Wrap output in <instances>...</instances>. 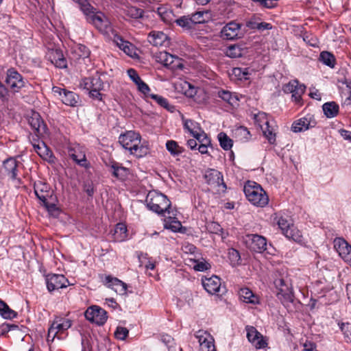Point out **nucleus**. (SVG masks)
Returning <instances> with one entry per match:
<instances>
[{"label": "nucleus", "mask_w": 351, "mask_h": 351, "mask_svg": "<svg viewBox=\"0 0 351 351\" xmlns=\"http://www.w3.org/2000/svg\"><path fill=\"white\" fill-rule=\"evenodd\" d=\"M119 143L121 146L130 152V154L137 158L146 156L149 152L147 145L141 143V136L139 133L134 131H127L119 137Z\"/></svg>", "instance_id": "nucleus-1"}, {"label": "nucleus", "mask_w": 351, "mask_h": 351, "mask_svg": "<svg viewBox=\"0 0 351 351\" xmlns=\"http://www.w3.org/2000/svg\"><path fill=\"white\" fill-rule=\"evenodd\" d=\"M80 7L86 16V21L93 24L99 31L108 33L111 29L108 19L102 12H95V9L88 3V0H86L84 3L82 2Z\"/></svg>", "instance_id": "nucleus-2"}, {"label": "nucleus", "mask_w": 351, "mask_h": 351, "mask_svg": "<svg viewBox=\"0 0 351 351\" xmlns=\"http://www.w3.org/2000/svg\"><path fill=\"white\" fill-rule=\"evenodd\" d=\"M145 202L148 208L159 215L173 213L171 202L167 197L156 191H149L146 197Z\"/></svg>", "instance_id": "nucleus-3"}, {"label": "nucleus", "mask_w": 351, "mask_h": 351, "mask_svg": "<svg viewBox=\"0 0 351 351\" xmlns=\"http://www.w3.org/2000/svg\"><path fill=\"white\" fill-rule=\"evenodd\" d=\"M243 191L249 202L254 206L264 207L269 202L266 192L254 182L247 181L244 185Z\"/></svg>", "instance_id": "nucleus-4"}, {"label": "nucleus", "mask_w": 351, "mask_h": 351, "mask_svg": "<svg viewBox=\"0 0 351 351\" xmlns=\"http://www.w3.org/2000/svg\"><path fill=\"white\" fill-rule=\"evenodd\" d=\"M274 285L278 289L276 296L284 306L293 302L294 295L290 285L282 278L275 279Z\"/></svg>", "instance_id": "nucleus-5"}, {"label": "nucleus", "mask_w": 351, "mask_h": 351, "mask_svg": "<svg viewBox=\"0 0 351 351\" xmlns=\"http://www.w3.org/2000/svg\"><path fill=\"white\" fill-rule=\"evenodd\" d=\"M27 82L14 69L8 70L5 83L13 93H18L25 86Z\"/></svg>", "instance_id": "nucleus-6"}, {"label": "nucleus", "mask_w": 351, "mask_h": 351, "mask_svg": "<svg viewBox=\"0 0 351 351\" xmlns=\"http://www.w3.org/2000/svg\"><path fill=\"white\" fill-rule=\"evenodd\" d=\"M21 163L16 158L10 157L3 162L2 173L8 176L11 180L21 183V178H18L19 166Z\"/></svg>", "instance_id": "nucleus-7"}, {"label": "nucleus", "mask_w": 351, "mask_h": 351, "mask_svg": "<svg viewBox=\"0 0 351 351\" xmlns=\"http://www.w3.org/2000/svg\"><path fill=\"white\" fill-rule=\"evenodd\" d=\"M52 91L56 95H58L62 103L66 106L75 107L80 101L79 95L73 91L58 86H53Z\"/></svg>", "instance_id": "nucleus-8"}, {"label": "nucleus", "mask_w": 351, "mask_h": 351, "mask_svg": "<svg viewBox=\"0 0 351 351\" xmlns=\"http://www.w3.org/2000/svg\"><path fill=\"white\" fill-rule=\"evenodd\" d=\"M283 90L287 93H291L292 99L298 105H302V96L305 93L306 86L300 84L298 80H293L286 84Z\"/></svg>", "instance_id": "nucleus-9"}, {"label": "nucleus", "mask_w": 351, "mask_h": 351, "mask_svg": "<svg viewBox=\"0 0 351 351\" xmlns=\"http://www.w3.org/2000/svg\"><path fill=\"white\" fill-rule=\"evenodd\" d=\"M84 315L86 319L99 326L104 324L108 319L106 311L97 306L88 307Z\"/></svg>", "instance_id": "nucleus-10"}, {"label": "nucleus", "mask_w": 351, "mask_h": 351, "mask_svg": "<svg viewBox=\"0 0 351 351\" xmlns=\"http://www.w3.org/2000/svg\"><path fill=\"white\" fill-rule=\"evenodd\" d=\"M47 290L52 292L55 290L65 288L67 286L68 280L62 274H49L45 276Z\"/></svg>", "instance_id": "nucleus-11"}, {"label": "nucleus", "mask_w": 351, "mask_h": 351, "mask_svg": "<svg viewBox=\"0 0 351 351\" xmlns=\"http://www.w3.org/2000/svg\"><path fill=\"white\" fill-rule=\"evenodd\" d=\"M334 247L342 259L351 267V245L343 238L334 241Z\"/></svg>", "instance_id": "nucleus-12"}, {"label": "nucleus", "mask_w": 351, "mask_h": 351, "mask_svg": "<svg viewBox=\"0 0 351 351\" xmlns=\"http://www.w3.org/2000/svg\"><path fill=\"white\" fill-rule=\"evenodd\" d=\"M28 123L34 132H38V135L49 134L47 126L38 112H32L28 118Z\"/></svg>", "instance_id": "nucleus-13"}, {"label": "nucleus", "mask_w": 351, "mask_h": 351, "mask_svg": "<svg viewBox=\"0 0 351 351\" xmlns=\"http://www.w3.org/2000/svg\"><path fill=\"white\" fill-rule=\"evenodd\" d=\"M204 178L206 180V182L214 187H219L222 188V190L224 191L226 189V184L223 182V176L221 172L215 170V169H210L209 171H207Z\"/></svg>", "instance_id": "nucleus-14"}, {"label": "nucleus", "mask_w": 351, "mask_h": 351, "mask_svg": "<svg viewBox=\"0 0 351 351\" xmlns=\"http://www.w3.org/2000/svg\"><path fill=\"white\" fill-rule=\"evenodd\" d=\"M196 338L199 343L201 351H215L214 339L206 331L199 330L196 334Z\"/></svg>", "instance_id": "nucleus-15"}, {"label": "nucleus", "mask_w": 351, "mask_h": 351, "mask_svg": "<svg viewBox=\"0 0 351 351\" xmlns=\"http://www.w3.org/2000/svg\"><path fill=\"white\" fill-rule=\"evenodd\" d=\"M157 61L167 68L174 70L180 67L181 64L178 57L173 56L165 51H160L156 56Z\"/></svg>", "instance_id": "nucleus-16"}, {"label": "nucleus", "mask_w": 351, "mask_h": 351, "mask_svg": "<svg viewBox=\"0 0 351 351\" xmlns=\"http://www.w3.org/2000/svg\"><path fill=\"white\" fill-rule=\"evenodd\" d=\"M316 121L311 114H307L304 117L295 121L291 126V130L294 132H300L316 125Z\"/></svg>", "instance_id": "nucleus-17"}, {"label": "nucleus", "mask_w": 351, "mask_h": 351, "mask_svg": "<svg viewBox=\"0 0 351 351\" xmlns=\"http://www.w3.org/2000/svg\"><path fill=\"white\" fill-rule=\"evenodd\" d=\"M240 25L235 22H230L221 31V37L226 40H234L238 38Z\"/></svg>", "instance_id": "nucleus-18"}, {"label": "nucleus", "mask_w": 351, "mask_h": 351, "mask_svg": "<svg viewBox=\"0 0 351 351\" xmlns=\"http://www.w3.org/2000/svg\"><path fill=\"white\" fill-rule=\"evenodd\" d=\"M148 41L156 47L167 46L169 43L168 36L162 32L152 31L148 35Z\"/></svg>", "instance_id": "nucleus-19"}, {"label": "nucleus", "mask_w": 351, "mask_h": 351, "mask_svg": "<svg viewBox=\"0 0 351 351\" xmlns=\"http://www.w3.org/2000/svg\"><path fill=\"white\" fill-rule=\"evenodd\" d=\"M247 337L256 348H264L267 346V342L263 339V335L254 327L247 328Z\"/></svg>", "instance_id": "nucleus-20"}, {"label": "nucleus", "mask_w": 351, "mask_h": 351, "mask_svg": "<svg viewBox=\"0 0 351 351\" xmlns=\"http://www.w3.org/2000/svg\"><path fill=\"white\" fill-rule=\"evenodd\" d=\"M104 282L118 294L125 295L126 293L127 285L118 278L107 276L105 278Z\"/></svg>", "instance_id": "nucleus-21"}, {"label": "nucleus", "mask_w": 351, "mask_h": 351, "mask_svg": "<svg viewBox=\"0 0 351 351\" xmlns=\"http://www.w3.org/2000/svg\"><path fill=\"white\" fill-rule=\"evenodd\" d=\"M249 240L251 241V249L256 252H263L267 248L266 239L258 234H248L247 235Z\"/></svg>", "instance_id": "nucleus-22"}, {"label": "nucleus", "mask_w": 351, "mask_h": 351, "mask_svg": "<svg viewBox=\"0 0 351 351\" xmlns=\"http://www.w3.org/2000/svg\"><path fill=\"white\" fill-rule=\"evenodd\" d=\"M202 285L205 290L210 294H215L219 292L221 280L219 277L213 276L202 280Z\"/></svg>", "instance_id": "nucleus-23"}, {"label": "nucleus", "mask_w": 351, "mask_h": 351, "mask_svg": "<svg viewBox=\"0 0 351 351\" xmlns=\"http://www.w3.org/2000/svg\"><path fill=\"white\" fill-rule=\"evenodd\" d=\"M69 156L78 165L87 168L89 163L87 162L85 154L80 148H71L69 149Z\"/></svg>", "instance_id": "nucleus-24"}, {"label": "nucleus", "mask_w": 351, "mask_h": 351, "mask_svg": "<svg viewBox=\"0 0 351 351\" xmlns=\"http://www.w3.org/2000/svg\"><path fill=\"white\" fill-rule=\"evenodd\" d=\"M34 189L36 196L43 202H45L50 195L49 186L46 183L38 182L34 184Z\"/></svg>", "instance_id": "nucleus-25"}, {"label": "nucleus", "mask_w": 351, "mask_h": 351, "mask_svg": "<svg viewBox=\"0 0 351 351\" xmlns=\"http://www.w3.org/2000/svg\"><path fill=\"white\" fill-rule=\"evenodd\" d=\"M239 294L241 300L245 303L254 304L258 303V297L248 288H241L239 291Z\"/></svg>", "instance_id": "nucleus-26"}, {"label": "nucleus", "mask_w": 351, "mask_h": 351, "mask_svg": "<svg viewBox=\"0 0 351 351\" xmlns=\"http://www.w3.org/2000/svg\"><path fill=\"white\" fill-rule=\"evenodd\" d=\"M124 13L129 19L137 21L144 17L145 12L135 6H127L124 10Z\"/></svg>", "instance_id": "nucleus-27"}, {"label": "nucleus", "mask_w": 351, "mask_h": 351, "mask_svg": "<svg viewBox=\"0 0 351 351\" xmlns=\"http://www.w3.org/2000/svg\"><path fill=\"white\" fill-rule=\"evenodd\" d=\"M114 42L120 49L128 56H132L133 45L130 42L124 40L122 37L118 35L114 36Z\"/></svg>", "instance_id": "nucleus-28"}, {"label": "nucleus", "mask_w": 351, "mask_h": 351, "mask_svg": "<svg viewBox=\"0 0 351 351\" xmlns=\"http://www.w3.org/2000/svg\"><path fill=\"white\" fill-rule=\"evenodd\" d=\"M324 114L328 118H333L338 114L339 105L335 101L326 102L322 106Z\"/></svg>", "instance_id": "nucleus-29"}, {"label": "nucleus", "mask_w": 351, "mask_h": 351, "mask_svg": "<svg viewBox=\"0 0 351 351\" xmlns=\"http://www.w3.org/2000/svg\"><path fill=\"white\" fill-rule=\"evenodd\" d=\"M34 149L40 157L45 160H47L52 156L51 151L43 141H41L40 143L35 145Z\"/></svg>", "instance_id": "nucleus-30"}, {"label": "nucleus", "mask_w": 351, "mask_h": 351, "mask_svg": "<svg viewBox=\"0 0 351 351\" xmlns=\"http://www.w3.org/2000/svg\"><path fill=\"white\" fill-rule=\"evenodd\" d=\"M319 60L324 64L333 69L336 64V58L335 56L328 51H324L320 53Z\"/></svg>", "instance_id": "nucleus-31"}, {"label": "nucleus", "mask_w": 351, "mask_h": 351, "mask_svg": "<svg viewBox=\"0 0 351 351\" xmlns=\"http://www.w3.org/2000/svg\"><path fill=\"white\" fill-rule=\"evenodd\" d=\"M176 214L173 212L167 217V220L165 219L164 226L167 229H170L173 232H177L182 226L180 221L175 220Z\"/></svg>", "instance_id": "nucleus-32"}, {"label": "nucleus", "mask_w": 351, "mask_h": 351, "mask_svg": "<svg viewBox=\"0 0 351 351\" xmlns=\"http://www.w3.org/2000/svg\"><path fill=\"white\" fill-rule=\"evenodd\" d=\"M158 15L165 23H171L173 21V14L171 10L165 7H159L156 11Z\"/></svg>", "instance_id": "nucleus-33"}, {"label": "nucleus", "mask_w": 351, "mask_h": 351, "mask_svg": "<svg viewBox=\"0 0 351 351\" xmlns=\"http://www.w3.org/2000/svg\"><path fill=\"white\" fill-rule=\"evenodd\" d=\"M218 96L230 106H234L238 104L239 99L236 95H233L228 90H221L218 92Z\"/></svg>", "instance_id": "nucleus-34"}, {"label": "nucleus", "mask_w": 351, "mask_h": 351, "mask_svg": "<svg viewBox=\"0 0 351 351\" xmlns=\"http://www.w3.org/2000/svg\"><path fill=\"white\" fill-rule=\"evenodd\" d=\"M0 315L5 319H13L17 316V313L11 309L8 305L0 300Z\"/></svg>", "instance_id": "nucleus-35"}, {"label": "nucleus", "mask_w": 351, "mask_h": 351, "mask_svg": "<svg viewBox=\"0 0 351 351\" xmlns=\"http://www.w3.org/2000/svg\"><path fill=\"white\" fill-rule=\"evenodd\" d=\"M127 237V228L125 224L119 223L114 228V239L117 241H122Z\"/></svg>", "instance_id": "nucleus-36"}, {"label": "nucleus", "mask_w": 351, "mask_h": 351, "mask_svg": "<svg viewBox=\"0 0 351 351\" xmlns=\"http://www.w3.org/2000/svg\"><path fill=\"white\" fill-rule=\"evenodd\" d=\"M184 128L187 130L193 136L202 130L198 123L191 119L184 120Z\"/></svg>", "instance_id": "nucleus-37"}, {"label": "nucleus", "mask_w": 351, "mask_h": 351, "mask_svg": "<svg viewBox=\"0 0 351 351\" xmlns=\"http://www.w3.org/2000/svg\"><path fill=\"white\" fill-rule=\"evenodd\" d=\"M166 148L173 156H178L184 152V149L173 140L167 141Z\"/></svg>", "instance_id": "nucleus-38"}, {"label": "nucleus", "mask_w": 351, "mask_h": 351, "mask_svg": "<svg viewBox=\"0 0 351 351\" xmlns=\"http://www.w3.org/2000/svg\"><path fill=\"white\" fill-rule=\"evenodd\" d=\"M218 139L219 141L220 146L224 150H230L233 145L232 140L228 137V136L224 132H220L218 134Z\"/></svg>", "instance_id": "nucleus-39"}, {"label": "nucleus", "mask_w": 351, "mask_h": 351, "mask_svg": "<svg viewBox=\"0 0 351 351\" xmlns=\"http://www.w3.org/2000/svg\"><path fill=\"white\" fill-rule=\"evenodd\" d=\"M112 175L120 180H123L127 176V169L119 166L117 163H114L111 166Z\"/></svg>", "instance_id": "nucleus-40"}, {"label": "nucleus", "mask_w": 351, "mask_h": 351, "mask_svg": "<svg viewBox=\"0 0 351 351\" xmlns=\"http://www.w3.org/2000/svg\"><path fill=\"white\" fill-rule=\"evenodd\" d=\"M226 54L227 56L232 58H237L242 56V49L239 45H231L228 47Z\"/></svg>", "instance_id": "nucleus-41"}, {"label": "nucleus", "mask_w": 351, "mask_h": 351, "mask_svg": "<svg viewBox=\"0 0 351 351\" xmlns=\"http://www.w3.org/2000/svg\"><path fill=\"white\" fill-rule=\"evenodd\" d=\"M232 75L239 80H248L250 75V70L249 68H239L236 67L232 69Z\"/></svg>", "instance_id": "nucleus-42"}, {"label": "nucleus", "mask_w": 351, "mask_h": 351, "mask_svg": "<svg viewBox=\"0 0 351 351\" xmlns=\"http://www.w3.org/2000/svg\"><path fill=\"white\" fill-rule=\"evenodd\" d=\"M181 86L184 94L188 97H193L197 93V88L188 82H183Z\"/></svg>", "instance_id": "nucleus-43"}, {"label": "nucleus", "mask_w": 351, "mask_h": 351, "mask_svg": "<svg viewBox=\"0 0 351 351\" xmlns=\"http://www.w3.org/2000/svg\"><path fill=\"white\" fill-rule=\"evenodd\" d=\"M235 134L239 138H240V140L243 141H247L251 137L250 131L244 126L239 127L236 130Z\"/></svg>", "instance_id": "nucleus-44"}, {"label": "nucleus", "mask_w": 351, "mask_h": 351, "mask_svg": "<svg viewBox=\"0 0 351 351\" xmlns=\"http://www.w3.org/2000/svg\"><path fill=\"white\" fill-rule=\"evenodd\" d=\"M178 25L186 29H189L192 28L191 19L189 16H183L177 19L174 21Z\"/></svg>", "instance_id": "nucleus-45"}, {"label": "nucleus", "mask_w": 351, "mask_h": 351, "mask_svg": "<svg viewBox=\"0 0 351 351\" xmlns=\"http://www.w3.org/2000/svg\"><path fill=\"white\" fill-rule=\"evenodd\" d=\"M285 236L290 239H292L296 242H300L302 241V236L300 232L296 230L294 226L290 230H286Z\"/></svg>", "instance_id": "nucleus-46"}, {"label": "nucleus", "mask_w": 351, "mask_h": 351, "mask_svg": "<svg viewBox=\"0 0 351 351\" xmlns=\"http://www.w3.org/2000/svg\"><path fill=\"white\" fill-rule=\"evenodd\" d=\"M277 223H278L279 228H280V230H282V232L284 235L285 234L286 230H290L292 228V227H293V226L291 225L287 220V219H285L282 217H280L278 218V219L277 221Z\"/></svg>", "instance_id": "nucleus-47"}, {"label": "nucleus", "mask_w": 351, "mask_h": 351, "mask_svg": "<svg viewBox=\"0 0 351 351\" xmlns=\"http://www.w3.org/2000/svg\"><path fill=\"white\" fill-rule=\"evenodd\" d=\"M129 330L122 326H118L114 332V336L117 339L125 340L128 337Z\"/></svg>", "instance_id": "nucleus-48"}, {"label": "nucleus", "mask_w": 351, "mask_h": 351, "mask_svg": "<svg viewBox=\"0 0 351 351\" xmlns=\"http://www.w3.org/2000/svg\"><path fill=\"white\" fill-rule=\"evenodd\" d=\"M104 88V83L100 77L95 75L91 77V90H102Z\"/></svg>", "instance_id": "nucleus-49"}, {"label": "nucleus", "mask_w": 351, "mask_h": 351, "mask_svg": "<svg viewBox=\"0 0 351 351\" xmlns=\"http://www.w3.org/2000/svg\"><path fill=\"white\" fill-rule=\"evenodd\" d=\"M193 137L195 138H196V140H197V141H198L199 144H202V143L210 144V139L208 138L207 134L202 130L196 134Z\"/></svg>", "instance_id": "nucleus-50"}, {"label": "nucleus", "mask_w": 351, "mask_h": 351, "mask_svg": "<svg viewBox=\"0 0 351 351\" xmlns=\"http://www.w3.org/2000/svg\"><path fill=\"white\" fill-rule=\"evenodd\" d=\"M340 328H341V331L343 332L344 337L346 339L347 341L351 342V324L343 323L340 326Z\"/></svg>", "instance_id": "nucleus-51"}, {"label": "nucleus", "mask_w": 351, "mask_h": 351, "mask_svg": "<svg viewBox=\"0 0 351 351\" xmlns=\"http://www.w3.org/2000/svg\"><path fill=\"white\" fill-rule=\"evenodd\" d=\"M195 265H193V268L196 271H204L210 268V265L206 261H195Z\"/></svg>", "instance_id": "nucleus-52"}, {"label": "nucleus", "mask_w": 351, "mask_h": 351, "mask_svg": "<svg viewBox=\"0 0 351 351\" xmlns=\"http://www.w3.org/2000/svg\"><path fill=\"white\" fill-rule=\"evenodd\" d=\"M204 12H197L193 14L190 16L192 24L193 25L204 23L205 19L204 18Z\"/></svg>", "instance_id": "nucleus-53"}, {"label": "nucleus", "mask_w": 351, "mask_h": 351, "mask_svg": "<svg viewBox=\"0 0 351 351\" xmlns=\"http://www.w3.org/2000/svg\"><path fill=\"white\" fill-rule=\"evenodd\" d=\"M76 52L82 58H88L90 55V50L84 45H79L77 47Z\"/></svg>", "instance_id": "nucleus-54"}, {"label": "nucleus", "mask_w": 351, "mask_h": 351, "mask_svg": "<svg viewBox=\"0 0 351 351\" xmlns=\"http://www.w3.org/2000/svg\"><path fill=\"white\" fill-rule=\"evenodd\" d=\"M151 97L154 99L160 106L164 107L167 109H169V104L167 99L162 97V96L158 95H151Z\"/></svg>", "instance_id": "nucleus-55"}, {"label": "nucleus", "mask_w": 351, "mask_h": 351, "mask_svg": "<svg viewBox=\"0 0 351 351\" xmlns=\"http://www.w3.org/2000/svg\"><path fill=\"white\" fill-rule=\"evenodd\" d=\"M206 228L213 234H219L222 230L221 226L216 222L208 223L206 226Z\"/></svg>", "instance_id": "nucleus-56"}, {"label": "nucleus", "mask_w": 351, "mask_h": 351, "mask_svg": "<svg viewBox=\"0 0 351 351\" xmlns=\"http://www.w3.org/2000/svg\"><path fill=\"white\" fill-rule=\"evenodd\" d=\"M44 206L47 208L49 213L54 216H58L60 214V210L54 204H49L47 200L43 202Z\"/></svg>", "instance_id": "nucleus-57"}, {"label": "nucleus", "mask_w": 351, "mask_h": 351, "mask_svg": "<svg viewBox=\"0 0 351 351\" xmlns=\"http://www.w3.org/2000/svg\"><path fill=\"white\" fill-rule=\"evenodd\" d=\"M72 326V322L71 319H66V321H64V322L58 323V324L54 325L58 332H64L71 328Z\"/></svg>", "instance_id": "nucleus-58"}, {"label": "nucleus", "mask_w": 351, "mask_h": 351, "mask_svg": "<svg viewBox=\"0 0 351 351\" xmlns=\"http://www.w3.org/2000/svg\"><path fill=\"white\" fill-rule=\"evenodd\" d=\"M62 56L63 53L60 49H55L49 53V59L51 63L54 64L55 62H57Z\"/></svg>", "instance_id": "nucleus-59"}, {"label": "nucleus", "mask_w": 351, "mask_h": 351, "mask_svg": "<svg viewBox=\"0 0 351 351\" xmlns=\"http://www.w3.org/2000/svg\"><path fill=\"white\" fill-rule=\"evenodd\" d=\"M45 136L46 135H38V132H34V134H30L29 136V139L33 147H34L35 145H38V143H40L41 141L40 140L44 138Z\"/></svg>", "instance_id": "nucleus-60"}, {"label": "nucleus", "mask_w": 351, "mask_h": 351, "mask_svg": "<svg viewBox=\"0 0 351 351\" xmlns=\"http://www.w3.org/2000/svg\"><path fill=\"white\" fill-rule=\"evenodd\" d=\"M228 255L230 260L234 263H238L240 261V254L237 250L231 249L228 252Z\"/></svg>", "instance_id": "nucleus-61"}, {"label": "nucleus", "mask_w": 351, "mask_h": 351, "mask_svg": "<svg viewBox=\"0 0 351 351\" xmlns=\"http://www.w3.org/2000/svg\"><path fill=\"white\" fill-rule=\"evenodd\" d=\"M266 124L267 128L266 130H263L264 135L268 139L269 142L273 144L276 141V135L271 130H269L267 121L266 122Z\"/></svg>", "instance_id": "nucleus-62"}, {"label": "nucleus", "mask_w": 351, "mask_h": 351, "mask_svg": "<svg viewBox=\"0 0 351 351\" xmlns=\"http://www.w3.org/2000/svg\"><path fill=\"white\" fill-rule=\"evenodd\" d=\"M127 73L130 78L135 83V84H138V82L141 80L136 71L134 69H129L127 71Z\"/></svg>", "instance_id": "nucleus-63"}, {"label": "nucleus", "mask_w": 351, "mask_h": 351, "mask_svg": "<svg viewBox=\"0 0 351 351\" xmlns=\"http://www.w3.org/2000/svg\"><path fill=\"white\" fill-rule=\"evenodd\" d=\"M138 87L139 91L143 93L145 95H147L150 91V88L148 85L145 83L142 80L136 84Z\"/></svg>", "instance_id": "nucleus-64"}]
</instances>
